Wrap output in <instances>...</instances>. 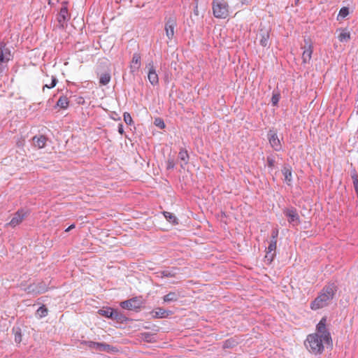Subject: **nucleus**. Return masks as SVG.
<instances>
[{
    "label": "nucleus",
    "instance_id": "obj_1",
    "mask_svg": "<svg viewBox=\"0 0 358 358\" xmlns=\"http://www.w3.org/2000/svg\"><path fill=\"white\" fill-rule=\"evenodd\" d=\"M327 318L322 317L316 326V333L309 334L305 341L307 349L314 355H320L324 345H332L331 336L327 329Z\"/></svg>",
    "mask_w": 358,
    "mask_h": 358
},
{
    "label": "nucleus",
    "instance_id": "obj_2",
    "mask_svg": "<svg viewBox=\"0 0 358 358\" xmlns=\"http://www.w3.org/2000/svg\"><path fill=\"white\" fill-rule=\"evenodd\" d=\"M336 292V287L334 283L325 286L320 292L317 297L311 302L310 308L313 310L324 308L333 299Z\"/></svg>",
    "mask_w": 358,
    "mask_h": 358
},
{
    "label": "nucleus",
    "instance_id": "obj_3",
    "mask_svg": "<svg viewBox=\"0 0 358 358\" xmlns=\"http://www.w3.org/2000/svg\"><path fill=\"white\" fill-rule=\"evenodd\" d=\"M213 13L215 17L225 19L229 15V5L225 0H213L212 2Z\"/></svg>",
    "mask_w": 358,
    "mask_h": 358
},
{
    "label": "nucleus",
    "instance_id": "obj_4",
    "mask_svg": "<svg viewBox=\"0 0 358 358\" xmlns=\"http://www.w3.org/2000/svg\"><path fill=\"white\" fill-rule=\"evenodd\" d=\"M13 59V55L9 48L4 43L0 44V73L7 69L8 64Z\"/></svg>",
    "mask_w": 358,
    "mask_h": 358
},
{
    "label": "nucleus",
    "instance_id": "obj_5",
    "mask_svg": "<svg viewBox=\"0 0 358 358\" xmlns=\"http://www.w3.org/2000/svg\"><path fill=\"white\" fill-rule=\"evenodd\" d=\"M143 302L138 297H134L120 303V306L127 310H136L142 306Z\"/></svg>",
    "mask_w": 358,
    "mask_h": 358
},
{
    "label": "nucleus",
    "instance_id": "obj_6",
    "mask_svg": "<svg viewBox=\"0 0 358 358\" xmlns=\"http://www.w3.org/2000/svg\"><path fill=\"white\" fill-rule=\"evenodd\" d=\"M268 140L271 148L275 151H280L282 148L281 141L278 134L274 130H270L268 133Z\"/></svg>",
    "mask_w": 358,
    "mask_h": 358
},
{
    "label": "nucleus",
    "instance_id": "obj_7",
    "mask_svg": "<svg viewBox=\"0 0 358 358\" xmlns=\"http://www.w3.org/2000/svg\"><path fill=\"white\" fill-rule=\"evenodd\" d=\"M88 346L92 349L95 350L98 352H113L115 351V348L104 343H98V342H93L90 341L88 342Z\"/></svg>",
    "mask_w": 358,
    "mask_h": 358
},
{
    "label": "nucleus",
    "instance_id": "obj_8",
    "mask_svg": "<svg viewBox=\"0 0 358 358\" xmlns=\"http://www.w3.org/2000/svg\"><path fill=\"white\" fill-rule=\"evenodd\" d=\"M176 27V20L175 17H169L165 23L166 36L169 40L173 39Z\"/></svg>",
    "mask_w": 358,
    "mask_h": 358
},
{
    "label": "nucleus",
    "instance_id": "obj_9",
    "mask_svg": "<svg viewBox=\"0 0 358 358\" xmlns=\"http://www.w3.org/2000/svg\"><path fill=\"white\" fill-rule=\"evenodd\" d=\"M283 213L288 217V222L292 225L299 224L300 219L296 209L293 208H285L283 210Z\"/></svg>",
    "mask_w": 358,
    "mask_h": 358
},
{
    "label": "nucleus",
    "instance_id": "obj_10",
    "mask_svg": "<svg viewBox=\"0 0 358 358\" xmlns=\"http://www.w3.org/2000/svg\"><path fill=\"white\" fill-rule=\"evenodd\" d=\"M24 290L29 294H38L46 292L48 287L41 282L33 283L29 285Z\"/></svg>",
    "mask_w": 358,
    "mask_h": 358
},
{
    "label": "nucleus",
    "instance_id": "obj_11",
    "mask_svg": "<svg viewBox=\"0 0 358 358\" xmlns=\"http://www.w3.org/2000/svg\"><path fill=\"white\" fill-rule=\"evenodd\" d=\"M141 57L139 53L136 52L133 55L132 59L129 65L130 72L132 74H135L141 68Z\"/></svg>",
    "mask_w": 358,
    "mask_h": 358
},
{
    "label": "nucleus",
    "instance_id": "obj_12",
    "mask_svg": "<svg viewBox=\"0 0 358 358\" xmlns=\"http://www.w3.org/2000/svg\"><path fill=\"white\" fill-rule=\"evenodd\" d=\"M147 67L149 69L148 78L149 82L152 85H157L159 83V77L156 72L153 62H150L147 64Z\"/></svg>",
    "mask_w": 358,
    "mask_h": 358
},
{
    "label": "nucleus",
    "instance_id": "obj_13",
    "mask_svg": "<svg viewBox=\"0 0 358 358\" xmlns=\"http://www.w3.org/2000/svg\"><path fill=\"white\" fill-rule=\"evenodd\" d=\"M26 216V213L23 210H18L13 216L12 220L9 223H8V225H10L12 227H15L17 225L20 224L24 217Z\"/></svg>",
    "mask_w": 358,
    "mask_h": 358
},
{
    "label": "nucleus",
    "instance_id": "obj_14",
    "mask_svg": "<svg viewBox=\"0 0 358 358\" xmlns=\"http://www.w3.org/2000/svg\"><path fill=\"white\" fill-rule=\"evenodd\" d=\"M277 245V240L275 239H271L268 246L267 248V252L266 255L265 256V258L268 262H272L273 257H274V253H272L273 252H275L276 249Z\"/></svg>",
    "mask_w": 358,
    "mask_h": 358
},
{
    "label": "nucleus",
    "instance_id": "obj_15",
    "mask_svg": "<svg viewBox=\"0 0 358 358\" xmlns=\"http://www.w3.org/2000/svg\"><path fill=\"white\" fill-rule=\"evenodd\" d=\"M306 43L308 45L307 47L305 48L303 50V54H302V61L303 63L306 64L308 63L311 58H312V54L313 51V48L312 44L308 43L306 41Z\"/></svg>",
    "mask_w": 358,
    "mask_h": 358
},
{
    "label": "nucleus",
    "instance_id": "obj_16",
    "mask_svg": "<svg viewBox=\"0 0 358 358\" xmlns=\"http://www.w3.org/2000/svg\"><path fill=\"white\" fill-rule=\"evenodd\" d=\"M282 173L285 178V182L290 185L292 181V171L289 166H284L282 169Z\"/></svg>",
    "mask_w": 358,
    "mask_h": 358
},
{
    "label": "nucleus",
    "instance_id": "obj_17",
    "mask_svg": "<svg viewBox=\"0 0 358 358\" xmlns=\"http://www.w3.org/2000/svg\"><path fill=\"white\" fill-rule=\"evenodd\" d=\"M337 31L339 32L338 38L340 42H347L350 39V33L347 29H339Z\"/></svg>",
    "mask_w": 358,
    "mask_h": 358
},
{
    "label": "nucleus",
    "instance_id": "obj_18",
    "mask_svg": "<svg viewBox=\"0 0 358 358\" xmlns=\"http://www.w3.org/2000/svg\"><path fill=\"white\" fill-rule=\"evenodd\" d=\"M47 138L44 136H34L33 138L35 147L41 149L45 146Z\"/></svg>",
    "mask_w": 358,
    "mask_h": 358
},
{
    "label": "nucleus",
    "instance_id": "obj_19",
    "mask_svg": "<svg viewBox=\"0 0 358 358\" xmlns=\"http://www.w3.org/2000/svg\"><path fill=\"white\" fill-rule=\"evenodd\" d=\"M68 9L66 6H62L60 9L59 15H58V21L59 23L64 22L68 19Z\"/></svg>",
    "mask_w": 358,
    "mask_h": 358
},
{
    "label": "nucleus",
    "instance_id": "obj_20",
    "mask_svg": "<svg viewBox=\"0 0 358 358\" xmlns=\"http://www.w3.org/2000/svg\"><path fill=\"white\" fill-rule=\"evenodd\" d=\"M69 105V101L66 96H61L56 103V106L62 109H66Z\"/></svg>",
    "mask_w": 358,
    "mask_h": 358
},
{
    "label": "nucleus",
    "instance_id": "obj_21",
    "mask_svg": "<svg viewBox=\"0 0 358 358\" xmlns=\"http://www.w3.org/2000/svg\"><path fill=\"white\" fill-rule=\"evenodd\" d=\"M179 298V294L176 292H171L166 294L164 297V301L166 303L176 301Z\"/></svg>",
    "mask_w": 358,
    "mask_h": 358
},
{
    "label": "nucleus",
    "instance_id": "obj_22",
    "mask_svg": "<svg viewBox=\"0 0 358 358\" xmlns=\"http://www.w3.org/2000/svg\"><path fill=\"white\" fill-rule=\"evenodd\" d=\"M153 317L155 318H164L169 315L168 312L162 308H156L153 311Z\"/></svg>",
    "mask_w": 358,
    "mask_h": 358
},
{
    "label": "nucleus",
    "instance_id": "obj_23",
    "mask_svg": "<svg viewBox=\"0 0 358 358\" xmlns=\"http://www.w3.org/2000/svg\"><path fill=\"white\" fill-rule=\"evenodd\" d=\"M179 159L183 162V164H181V167H183L185 165H187L189 161V155L187 151L185 150H180L178 154Z\"/></svg>",
    "mask_w": 358,
    "mask_h": 358
},
{
    "label": "nucleus",
    "instance_id": "obj_24",
    "mask_svg": "<svg viewBox=\"0 0 358 358\" xmlns=\"http://www.w3.org/2000/svg\"><path fill=\"white\" fill-rule=\"evenodd\" d=\"M110 74L109 73H104L101 75L99 78V83L102 85H106L110 83Z\"/></svg>",
    "mask_w": 358,
    "mask_h": 358
},
{
    "label": "nucleus",
    "instance_id": "obj_25",
    "mask_svg": "<svg viewBox=\"0 0 358 358\" xmlns=\"http://www.w3.org/2000/svg\"><path fill=\"white\" fill-rule=\"evenodd\" d=\"M99 313L106 317H112L114 315V310L111 308H106L104 309L99 310Z\"/></svg>",
    "mask_w": 358,
    "mask_h": 358
},
{
    "label": "nucleus",
    "instance_id": "obj_26",
    "mask_svg": "<svg viewBox=\"0 0 358 358\" xmlns=\"http://www.w3.org/2000/svg\"><path fill=\"white\" fill-rule=\"evenodd\" d=\"M268 39H269V34L268 32L264 33L262 35V38L260 39V44L263 47H266L268 45Z\"/></svg>",
    "mask_w": 358,
    "mask_h": 358
},
{
    "label": "nucleus",
    "instance_id": "obj_27",
    "mask_svg": "<svg viewBox=\"0 0 358 358\" xmlns=\"http://www.w3.org/2000/svg\"><path fill=\"white\" fill-rule=\"evenodd\" d=\"M57 80L56 77L52 76L51 77V83L45 84L43 87V90H44L45 88L52 89V88L55 87V85H57Z\"/></svg>",
    "mask_w": 358,
    "mask_h": 358
},
{
    "label": "nucleus",
    "instance_id": "obj_28",
    "mask_svg": "<svg viewBox=\"0 0 358 358\" xmlns=\"http://www.w3.org/2000/svg\"><path fill=\"white\" fill-rule=\"evenodd\" d=\"M164 217L171 223H177V218L176 216L169 212H164Z\"/></svg>",
    "mask_w": 358,
    "mask_h": 358
},
{
    "label": "nucleus",
    "instance_id": "obj_29",
    "mask_svg": "<svg viewBox=\"0 0 358 358\" xmlns=\"http://www.w3.org/2000/svg\"><path fill=\"white\" fill-rule=\"evenodd\" d=\"M349 14V9L347 7H343L341 8L338 13V17H341L342 18L345 17Z\"/></svg>",
    "mask_w": 358,
    "mask_h": 358
},
{
    "label": "nucleus",
    "instance_id": "obj_30",
    "mask_svg": "<svg viewBox=\"0 0 358 358\" xmlns=\"http://www.w3.org/2000/svg\"><path fill=\"white\" fill-rule=\"evenodd\" d=\"M123 117H124V121L125 122V123L127 124H129V125L131 124L133 120H132L131 115L129 113H127V112L124 113Z\"/></svg>",
    "mask_w": 358,
    "mask_h": 358
},
{
    "label": "nucleus",
    "instance_id": "obj_31",
    "mask_svg": "<svg viewBox=\"0 0 358 358\" xmlns=\"http://www.w3.org/2000/svg\"><path fill=\"white\" fill-rule=\"evenodd\" d=\"M352 178L353 180L354 188H355V192L358 197V177H357V174L352 175Z\"/></svg>",
    "mask_w": 358,
    "mask_h": 358
},
{
    "label": "nucleus",
    "instance_id": "obj_32",
    "mask_svg": "<svg viewBox=\"0 0 358 358\" xmlns=\"http://www.w3.org/2000/svg\"><path fill=\"white\" fill-rule=\"evenodd\" d=\"M37 312L41 317L46 316L48 314V310L44 306L40 307Z\"/></svg>",
    "mask_w": 358,
    "mask_h": 358
},
{
    "label": "nucleus",
    "instance_id": "obj_33",
    "mask_svg": "<svg viewBox=\"0 0 358 358\" xmlns=\"http://www.w3.org/2000/svg\"><path fill=\"white\" fill-rule=\"evenodd\" d=\"M155 124L161 129H164L165 127V124L164 121L160 118L155 119Z\"/></svg>",
    "mask_w": 358,
    "mask_h": 358
},
{
    "label": "nucleus",
    "instance_id": "obj_34",
    "mask_svg": "<svg viewBox=\"0 0 358 358\" xmlns=\"http://www.w3.org/2000/svg\"><path fill=\"white\" fill-rule=\"evenodd\" d=\"M175 166V163L173 159H169L167 161L166 168L167 169H173Z\"/></svg>",
    "mask_w": 358,
    "mask_h": 358
},
{
    "label": "nucleus",
    "instance_id": "obj_35",
    "mask_svg": "<svg viewBox=\"0 0 358 358\" xmlns=\"http://www.w3.org/2000/svg\"><path fill=\"white\" fill-rule=\"evenodd\" d=\"M278 236V229H274L271 233V238L277 240Z\"/></svg>",
    "mask_w": 358,
    "mask_h": 358
},
{
    "label": "nucleus",
    "instance_id": "obj_36",
    "mask_svg": "<svg viewBox=\"0 0 358 358\" xmlns=\"http://www.w3.org/2000/svg\"><path fill=\"white\" fill-rule=\"evenodd\" d=\"M267 162H268V166L272 168L274 166L275 160L271 157H268Z\"/></svg>",
    "mask_w": 358,
    "mask_h": 358
},
{
    "label": "nucleus",
    "instance_id": "obj_37",
    "mask_svg": "<svg viewBox=\"0 0 358 358\" xmlns=\"http://www.w3.org/2000/svg\"><path fill=\"white\" fill-rule=\"evenodd\" d=\"M21 334L20 332L19 333H16L15 335V341L17 342V343H20L21 341Z\"/></svg>",
    "mask_w": 358,
    "mask_h": 358
},
{
    "label": "nucleus",
    "instance_id": "obj_38",
    "mask_svg": "<svg viewBox=\"0 0 358 358\" xmlns=\"http://www.w3.org/2000/svg\"><path fill=\"white\" fill-rule=\"evenodd\" d=\"M271 101H272V103L274 105H275L278 102V101H279V97L277 95H273L272 96Z\"/></svg>",
    "mask_w": 358,
    "mask_h": 358
},
{
    "label": "nucleus",
    "instance_id": "obj_39",
    "mask_svg": "<svg viewBox=\"0 0 358 358\" xmlns=\"http://www.w3.org/2000/svg\"><path fill=\"white\" fill-rule=\"evenodd\" d=\"M118 132L120 134H124V127H123L122 124H119V125H118Z\"/></svg>",
    "mask_w": 358,
    "mask_h": 358
},
{
    "label": "nucleus",
    "instance_id": "obj_40",
    "mask_svg": "<svg viewBox=\"0 0 358 358\" xmlns=\"http://www.w3.org/2000/svg\"><path fill=\"white\" fill-rule=\"evenodd\" d=\"M75 228V224H73L71 225H70L68 228L66 229L65 231L68 232L70 230L73 229Z\"/></svg>",
    "mask_w": 358,
    "mask_h": 358
},
{
    "label": "nucleus",
    "instance_id": "obj_41",
    "mask_svg": "<svg viewBox=\"0 0 358 358\" xmlns=\"http://www.w3.org/2000/svg\"><path fill=\"white\" fill-rule=\"evenodd\" d=\"M162 274H163V275H164V276H166V277L171 276V273H170V272H169V271H164V272L162 273Z\"/></svg>",
    "mask_w": 358,
    "mask_h": 358
},
{
    "label": "nucleus",
    "instance_id": "obj_42",
    "mask_svg": "<svg viewBox=\"0 0 358 358\" xmlns=\"http://www.w3.org/2000/svg\"><path fill=\"white\" fill-rule=\"evenodd\" d=\"M248 3V1L245 0L244 1H242V4Z\"/></svg>",
    "mask_w": 358,
    "mask_h": 358
}]
</instances>
